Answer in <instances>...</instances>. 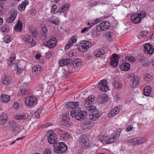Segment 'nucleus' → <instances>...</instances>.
Instances as JSON below:
<instances>
[{
    "mask_svg": "<svg viewBox=\"0 0 154 154\" xmlns=\"http://www.w3.org/2000/svg\"><path fill=\"white\" fill-rule=\"evenodd\" d=\"M54 152L57 153H62L65 152L67 149V147L65 143L62 142L54 145Z\"/></svg>",
    "mask_w": 154,
    "mask_h": 154,
    "instance_id": "obj_1",
    "label": "nucleus"
},
{
    "mask_svg": "<svg viewBox=\"0 0 154 154\" xmlns=\"http://www.w3.org/2000/svg\"><path fill=\"white\" fill-rule=\"evenodd\" d=\"M146 14L144 12H142L139 14H133L131 17V20L135 24H137L140 23L142 19L145 17Z\"/></svg>",
    "mask_w": 154,
    "mask_h": 154,
    "instance_id": "obj_2",
    "label": "nucleus"
},
{
    "mask_svg": "<svg viewBox=\"0 0 154 154\" xmlns=\"http://www.w3.org/2000/svg\"><path fill=\"white\" fill-rule=\"evenodd\" d=\"M91 46V43L89 41H83L81 43L78 48L79 50L82 52H86Z\"/></svg>",
    "mask_w": 154,
    "mask_h": 154,
    "instance_id": "obj_3",
    "label": "nucleus"
},
{
    "mask_svg": "<svg viewBox=\"0 0 154 154\" xmlns=\"http://www.w3.org/2000/svg\"><path fill=\"white\" fill-rule=\"evenodd\" d=\"M110 24L108 21H104L100 23L99 25L96 27V29L98 32L106 31L110 28Z\"/></svg>",
    "mask_w": 154,
    "mask_h": 154,
    "instance_id": "obj_4",
    "label": "nucleus"
},
{
    "mask_svg": "<svg viewBox=\"0 0 154 154\" xmlns=\"http://www.w3.org/2000/svg\"><path fill=\"white\" fill-rule=\"evenodd\" d=\"M48 142L51 144H54L57 141V135L52 131H49L47 132Z\"/></svg>",
    "mask_w": 154,
    "mask_h": 154,
    "instance_id": "obj_5",
    "label": "nucleus"
},
{
    "mask_svg": "<svg viewBox=\"0 0 154 154\" xmlns=\"http://www.w3.org/2000/svg\"><path fill=\"white\" fill-rule=\"evenodd\" d=\"M57 42V39L55 37H52L48 41H44L43 44L50 48H53L56 45Z\"/></svg>",
    "mask_w": 154,
    "mask_h": 154,
    "instance_id": "obj_6",
    "label": "nucleus"
},
{
    "mask_svg": "<svg viewBox=\"0 0 154 154\" xmlns=\"http://www.w3.org/2000/svg\"><path fill=\"white\" fill-rule=\"evenodd\" d=\"M80 142L83 144L87 149L89 147L90 143L89 139L86 135L84 134L81 135L80 137Z\"/></svg>",
    "mask_w": 154,
    "mask_h": 154,
    "instance_id": "obj_7",
    "label": "nucleus"
},
{
    "mask_svg": "<svg viewBox=\"0 0 154 154\" xmlns=\"http://www.w3.org/2000/svg\"><path fill=\"white\" fill-rule=\"evenodd\" d=\"M119 57L118 54H114L110 58V65L114 67L117 66L118 64Z\"/></svg>",
    "mask_w": 154,
    "mask_h": 154,
    "instance_id": "obj_8",
    "label": "nucleus"
},
{
    "mask_svg": "<svg viewBox=\"0 0 154 154\" xmlns=\"http://www.w3.org/2000/svg\"><path fill=\"white\" fill-rule=\"evenodd\" d=\"M36 98L33 96H31L27 98L25 102L26 105L29 106H31L34 105L36 103Z\"/></svg>",
    "mask_w": 154,
    "mask_h": 154,
    "instance_id": "obj_9",
    "label": "nucleus"
},
{
    "mask_svg": "<svg viewBox=\"0 0 154 154\" xmlns=\"http://www.w3.org/2000/svg\"><path fill=\"white\" fill-rule=\"evenodd\" d=\"M98 88L102 91L105 92L108 90L107 81L105 79L101 81L99 85Z\"/></svg>",
    "mask_w": 154,
    "mask_h": 154,
    "instance_id": "obj_10",
    "label": "nucleus"
},
{
    "mask_svg": "<svg viewBox=\"0 0 154 154\" xmlns=\"http://www.w3.org/2000/svg\"><path fill=\"white\" fill-rule=\"evenodd\" d=\"M17 15V12L15 10H12L9 13V17L7 19V22L11 23L13 22Z\"/></svg>",
    "mask_w": 154,
    "mask_h": 154,
    "instance_id": "obj_11",
    "label": "nucleus"
},
{
    "mask_svg": "<svg viewBox=\"0 0 154 154\" xmlns=\"http://www.w3.org/2000/svg\"><path fill=\"white\" fill-rule=\"evenodd\" d=\"M22 39L26 43H29L34 46L35 45V41L34 40L32 37L29 35H25L22 37Z\"/></svg>",
    "mask_w": 154,
    "mask_h": 154,
    "instance_id": "obj_12",
    "label": "nucleus"
},
{
    "mask_svg": "<svg viewBox=\"0 0 154 154\" xmlns=\"http://www.w3.org/2000/svg\"><path fill=\"white\" fill-rule=\"evenodd\" d=\"M144 51L146 53L152 54L153 53L154 48L153 46L150 44L146 43L144 45Z\"/></svg>",
    "mask_w": 154,
    "mask_h": 154,
    "instance_id": "obj_13",
    "label": "nucleus"
},
{
    "mask_svg": "<svg viewBox=\"0 0 154 154\" xmlns=\"http://www.w3.org/2000/svg\"><path fill=\"white\" fill-rule=\"evenodd\" d=\"M81 109L78 107H76L72 109L70 111V115L72 117L75 118L76 120L80 117H79V113Z\"/></svg>",
    "mask_w": 154,
    "mask_h": 154,
    "instance_id": "obj_14",
    "label": "nucleus"
},
{
    "mask_svg": "<svg viewBox=\"0 0 154 154\" xmlns=\"http://www.w3.org/2000/svg\"><path fill=\"white\" fill-rule=\"evenodd\" d=\"M139 78L137 76L134 75L133 77H131L130 80V83L133 87H136L139 85L138 82Z\"/></svg>",
    "mask_w": 154,
    "mask_h": 154,
    "instance_id": "obj_15",
    "label": "nucleus"
},
{
    "mask_svg": "<svg viewBox=\"0 0 154 154\" xmlns=\"http://www.w3.org/2000/svg\"><path fill=\"white\" fill-rule=\"evenodd\" d=\"M119 68L123 71H128L130 68V64L125 61H122L119 65Z\"/></svg>",
    "mask_w": 154,
    "mask_h": 154,
    "instance_id": "obj_16",
    "label": "nucleus"
},
{
    "mask_svg": "<svg viewBox=\"0 0 154 154\" xmlns=\"http://www.w3.org/2000/svg\"><path fill=\"white\" fill-rule=\"evenodd\" d=\"M77 40L75 36H72L69 39L66 45L65 46V49L66 50L68 49L72 46L74 42H76Z\"/></svg>",
    "mask_w": 154,
    "mask_h": 154,
    "instance_id": "obj_17",
    "label": "nucleus"
},
{
    "mask_svg": "<svg viewBox=\"0 0 154 154\" xmlns=\"http://www.w3.org/2000/svg\"><path fill=\"white\" fill-rule=\"evenodd\" d=\"M100 116V114L97 111L91 113L89 116V118L91 120L94 121H97L98 120Z\"/></svg>",
    "mask_w": 154,
    "mask_h": 154,
    "instance_id": "obj_18",
    "label": "nucleus"
},
{
    "mask_svg": "<svg viewBox=\"0 0 154 154\" xmlns=\"http://www.w3.org/2000/svg\"><path fill=\"white\" fill-rule=\"evenodd\" d=\"M8 116L7 114L2 113L0 116V125H4L7 122Z\"/></svg>",
    "mask_w": 154,
    "mask_h": 154,
    "instance_id": "obj_19",
    "label": "nucleus"
},
{
    "mask_svg": "<svg viewBox=\"0 0 154 154\" xmlns=\"http://www.w3.org/2000/svg\"><path fill=\"white\" fill-rule=\"evenodd\" d=\"M72 63V60L70 59H61L58 62L60 66H68L69 63Z\"/></svg>",
    "mask_w": 154,
    "mask_h": 154,
    "instance_id": "obj_20",
    "label": "nucleus"
},
{
    "mask_svg": "<svg viewBox=\"0 0 154 154\" xmlns=\"http://www.w3.org/2000/svg\"><path fill=\"white\" fill-rule=\"evenodd\" d=\"M69 117L68 116L63 115L62 117V120L61 121V124L66 127L70 126V124L69 122Z\"/></svg>",
    "mask_w": 154,
    "mask_h": 154,
    "instance_id": "obj_21",
    "label": "nucleus"
},
{
    "mask_svg": "<svg viewBox=\"0 0 154 154\" xmlns=\"http://www.w3.org/2000/svg\"><path fill=\"white\" fill-rule=\"evenodd\" d=\"M108 99V96L106 94H101L98 95V100L100 103H103L106 102Z\"/></svg>",
    "mask_w": 154,
    "mask_h": 154,
    "instance_id": "obj_22",
    "label": "nucleus"
},
{
    "mask_svg": "<svg viewBox=\"0 0 154 154\" xmlns=\"http://www.w3.org/2000/svg\"><path fill=\"white\" fill-rule=\"evenodd\" d=\"M72 65L75 69L80 67L82 65V60L79 58L75 59L73 61H72Z\"/></svg>",
    "mask_w": 154,
    "mask_h": 154,
    "instance_id": "obj_23",
    "label": "nucleus"
},
{
    "mask_svg": "<svg viewBox=\"0 0 154 154\" xmlns=\"http://www.w3.org/2000/svg\"><path fill=\"white\" fill-rule=\"evenodd\" d=\"M95 100V97L94 95H91L88 97L85 103V106L91 105Z\"/></svg>",
    "mask_w": 154,
    "mask_h": 154,
    "instance_id": "obj_24",
    "label": "nucleus"
},
{
    "mask_svg": "<svg viewBox=\"0 0 154 154\" xmlns=\"http://www.w3.org/2000/svg\"><path fill=\"white\" fill-rule=\"evenodd\" d=\"M10 125V130L13 133H15L19 129L18 126H17L15 122H11Z\"/></svg>",
    "mask_w": 154,
    "mask_h": 154,
    "instance_id": "obj_25",
    "label": "nucleus"
},
{
    "mask_svg": "<svg viewBox=\"0 0 154 154\" xmlns=\"http://www.w3.org/2000/svg\"><path fill=\"white\" fill-rule=\"evenodd\" d=\"M29 4V2L27 0H25L20 4L18 6V9L21 11H24L26 8V7Z\"/></svg>",
    "mask_w": 154,
    "mask_h": 154,
    "instance_id": "obj_26",
    "label": "nucleus"
},
{
    "mask_svg": "<svg viewBox=\"0 0 154 154\" xmlns=\"http://www.w3.org/2000/svg\"><path fill=\"white\" fill-rule=\"evenodd\" d=\"M23 23L19 20L14 27L15 30L17 32H20L22 30Z\"/></svg>",
    "mask_w": 154,
    "mask_h": 154,
    "instance_id": "obj_27",
    "label": "nucleus"
},
{
    "mask_svg": "<svg viewBox=\"0 0 154 154\" xmlns=\"http://www.w3.org/2000/svg\"><path fill=\"white\" fill-rule=\"evenodd\" d=\"M48 20L49 22L55 25H58L59 23L58 19L54 16H52L50 18H49Z\"/></svg>",
    "mask_w": 154,
    "mask_h": 154,
    "instance_id": "obj_28",
    "label": "nucleus"
},
{
    "mask_svg": "<svg viewBox=\"0 0 154 154\" xmlns=\"http://www.w3.org/2000/svg\"><path fill=\"white\" fill-rule=\"evenodd\" d=\"M41 70L42 68L40 66L37 65L33 67L32 71V72L35 74H38L40 73Z\"/></svg>",
    "mask_w": 154,
    "mask_h": 154,
    "instance_id": "obj_29",
    "label": "nucleus"
},
{
    "mask_svg": "<svg viewBox=\"0 0 154 154\" xmlns=\"http://www.w3.org/2000/svg\"><path fill=\"white\" fill-rule=\"evenodd\" d=\"M112 84L115 88L117 89H120L122 88V83L120 81L115 79Z\"/></svg>",
    "mask_w": 154,
    "mask_h": 154,
    "instance_id": "obj_30",
    "label": "nucleus"
},
{
    "mask_svg": "<svg viewBox=\"0 0 154 154\" xmlns=\"http://www.w3.org/2000/svg\"><path fill=\"white\" fill-rule=\"evenodd\" d=\"M87 114V112L86 111L80 110L79 115V117L80 118L78 119V120H83L86 117Z\"/></svg>",
    "mask_w": 154,
    "mask_h": 154,
    "instance_id": "obj_31",
    "label": "nucleus"
},
{
    "mask_svg": "<svg viewBox=\"0 0 154 154\" xmlns=\"http://www.w3.org/2000/svg\"><path fill=\"white\" fill-rule=\"evenodd\" d=\"M143 90L144 95L149 96L151 92V87L149 86H146L144 88Z\"/></svg>",
    "mask_w": 154,
    "mask_h": 154,
    "instance_id": "obj_32",
    "label": "nucleus"
},
{
    "mask_svg": "<svg viewBox=\"0 0 154 154\" xmlns=\"http://www.w3.org/2000/svg\"><path fill=\"white\" fill-rule=\"evenodd\" d=\"M99 137L100 141L103 143L106 144H107V140L108 137L103 135L100 134L99 135Z\"/></svg>",
    "mask_w": 154,
    "mask_h": 154,
    "instance_id": "obj_33",
    "label": "nucleus"
},
{
    "mask_svg": "<svg viewBox=\"0 0 154 154\" xmlns=\"http://www.w3.org/2000/svg\"><path fill=\"white\" fill-rule=\"evenodd\" d=\"M85 107L88 110L91 111L92 112H95L97 111V108L94 105H91L87 106H85Z\"/></svg>",
    "mask_w": 154,
    "mask_h": 154,
    "instance_id": "obj_34",
    "label": "nucleus"
},
{
    "mask_svg": "<svg viewBox=\"0 0 154 154\" xmlns=\"http://www.w3.org/2000/svg\"><path fill=\"white\" fill-rule=\"evenodd\" d=\"M10 99V96L6 94H3L1 96V100L3 103L8 102L9 100Z\"/></svg>",
    "mask_w": 154,
    "mask_h": 154,
    "instance_id": "obj_35",
    "label": "nucleus"
},
{
    "mask_svg": "<svg viewBox=\"0 0 154 154\" xmlns=\"http://www.w3.org/2000/svg\"><path fill=\"white\" fill-rule=\"evenodd\" d=\"M69 6L68 4L64 5L62 7L59 8L58 11L60 13L64 12L66 11L68 9Z\"/></svg>",
    "mask_w": 154,
    "mask_h": 154,
    "instance_id": "obj_36",
    "label": "nucleus"
},
{
    "mask_svg": "<svg viewBox=\"0 0 154 154\" xmlns=\"http://www.w3.org/2000/svg\"><path fill=\"white\" fill-rule=\"evenodd\" d=\"M11 81V78L10 77L5 76L4 79L2 80V82L3 84L6 85L10 83Z\"/></svg>",
    "mask_w": 154,
    "mask_h": 154,
    "instance_id": "obj_37",
    "label": "nucleus"
},
{
    "mask_svg": "<svg viewBox=\"0 0 154 154\" xmlns=\"http://www.w3.org/2000/svg\"><path fill=\"white\" fill-rule=\"evenodd\" d=\"M125 60L129 62L134 63L135 62L136 59L133 56H126L125 57Z\"/></svg>",
    "mask_w": 154,
    "mask_h": 154,
    "instance_id": "obj_38",
    "label": "nucleus"
},
{
    "mask_svg": "<svg viewBox=\"0 0 154 154\" xmlns=\"http://www.w3.org/2000/svg\"><path fill=\"white\" fill-rule=\"evenodd\" d=\"M30 32L33 37L35 38L37 37L38 33L35 29L34 28L31 29L30 30Z\"/></svg>",
    "mask_w": 154,
    "mask_h": 154,
    "instance_id": "obj_39",
    "label": "nucleus"
},
{
    "mask_svg": "<svg viewBox=\"0 0 154 154\" xmlns=\"http://www.w3.org/2000/svg\"><path fill=\"white\" fill-rule=\"evenodd\" d=\"M66 66L67 67V69L68 70L67 71L69 73L72 72L74 70V69H75V68H74L73 65H72V63H70L68 66Z\"/></svg>",
    "mask_w": 154,
    "mask_h": 154,
    "instance_id": "obj_40",
    "label": "nucleus"
},
{
    "mask_svg": "<svg viewBox=\"0 0 154 154\" xmlns=\"http://www.w3.org/2000/svg\"><path fill=\"white\" fill-rule=\"evenodd\" d=\"M1 30L2 32L4 33H7L9 30V28L7 25H4L2 26Z\"/></svg>",
    "mask_w": 154,
    "mask_h": 154,
    "instance_id": "obj_41",
    "label": "nucleus"
},
{
    "mask_svg": "<svg viewBox=\"0 0 154 154\" xmlns=\"http://www.w3.org/2000/svg\"><path fill=\"white\" fill-rule=\"evenodd\" d=\"M112 110L113 112H114L115 115H116L119 113V112L121 110L120 106L119 105L113 109Z\"/></svg>",
    "mask_w": 154,
    "mask_h": 154,
    "instance_id": "obj_42",
    "label": "nucleus"
},
{
    "mask_svg": "<svg viewBox=\"0 0 154 154\" xmlns=\"http://www.w3.org/2000/svg\"><path fill=\"white\" fill-rule=\"evenodd\" d=\"M137 138L136 137L133 139L129 140H128L127 142L128 143H130L132 145H135L137 144Z\"/></svg>",
    "mask_w": 154,
    "mask_h": 154,
    "instance_id": "obj_43",
    "label": "nucleus"
},
{
    "mask_svg": "<svg viewBox=\"0 0 154 154\" xmlns=\"http://www.w3.org/2000/svg\"><path fill=\"white\" fill-rule=\"evenodd\" d=\"M29 93V91L25 89H22L19 92V94L20 95H22L28 94Z\"/></svg>",
    "mask_w": 154,
    "mask_h": 154,
    "instance_id": "obj_44",
    "label": "nucleus"
},
{
    "mask_svg": "<svg viewBox=\"0 0 154 154\" xmlns=\"http://www.w3.org/2000/svg\"><path fill=\"white\" fill-rule=\"evenodd\" d=\"M105 54V51L101 49L95 55L97 57H100L101 55H103Z\"/></svg>",
    "mask_w": 154,
    "mask_h": 154,
    "instance_id": "obj_45",
    "label": "nucleus"
},
{
    "mask_svg": "<svg viewBox=\"0 0 154 154\" xmlns=\"http://www.w3.org/2000/svg\"><path fill=\"white\" fill-rule=\"evenodd\" d=\"M103 20V17H100V18H97L93 22H92V25H94L97 23L102 21Z\"/></svg>",
    "mask_w": 154,
    "mask_h": 154,
    "instance_id": "obj_46",
    "label": "nucleus"
},
{
    "mask_svg": "<svg viewBox=\"0 0 154 154\" xmlns=\"http://www.w3.org/2000/svg\"><path fill=\"white\" fill-rule=\"evenodd\" d=\"M73 105H74L73 102H69L66 103V106L68 108L73 109Z\"/></svg>",
    "mask_w": 154,
    "mask_h": 154,
    "instance_id": "obj_47",
    "label": "nucleus"
},
{
    "mask_svg": "<svg viewBox=\"0 0 154 154\" xmlns=\"http://www.w3.org/2000/svg\"><path fill=\"white\" fill-rule=\"evenodd\" d=\"M152 78L151 75L149 74H146L144 76V78L145 80L147 81H149L150 79H151Z\"/></svg>",
    "mask_w": 154,
    "mask_h": 154,
    "instance_id": "obj_48",
    "label": "nucleus"
},
{
    "mask_svg": "<svg viewBox=\"0 0 154 154\" xmlns=\"http://www.w3.org/2000/svg\"><path fill=\"white\" fill-rule=\"evenodd\" d=\"M26 116L25 114H23L22 115H17L16 116V119L18 120L24 119H26Z\"/></svg>",
    "mask_w": 154,
    "mask_h": 154,
    "instance_id": "obj_49",
    "label": "nucleus"
},
{
    "mask_svg": "<svg viewBox=\"0 0 154 154\" xmlns=\"http://www.w3.org/2000/svg\"><path fill=\"white\" fill-rule=\"evenodd\" d=\"M147 33V32L146 31H144L141 32L140 35H139L138 38L140 39L142 38V37H145Z\"/></svg>",
    "mask_w": 154,
    "mask_h": 154,
    "instance_id": "obj_50",
    "label": "nucleus"
},
{
    "mask_svg": "<svg viewBox=\"0 0 154 154\" xmlns=\"http://www.w3.org/2000/svg\"><path fill=\"white\" fill-rule=\"evenodd\" d=\"M115 116H116V115H115L114 112H113L112 109L108 114V116L109 118H112Z\"/></svg>",
    "mask_w": 154,
    "mask_h": 154,
    "instance_id": "obj_51",
    "label": "nucleus"
},
{
    "mask_svg": "<svg viewBox=\"0 0 154 154\" xmlns=\"http://www.w3.org/2000/svg\"><path fill=\"white\" fill-rule=\"evenodd\" d=\"M65 134H63V135L61 136L63 138L66 139L69 138H70V135L67 132H65Z\"/></svg>",
    "mask_w": 154,
    "mask_h": 154,
    "instance_id": "obj_52",
    "label": "nucleus"
},
{
    "mask_svg": "<svg viewBox=\"0 0 154 154\" xmlns=\"http://www.w3.org/2000/svg\"><path fill=\"white\" fill-rule=\"evenodd\" d=\"M42 32H47V29L46 26L44 24H42L40 25Z\"/></svg>",
    "mask_w": 154,
    "mask_h": 154,
    "instance_id": "obj_53",
    "label": "nucleus"
},
{
    "mask_svg": "<svg viewBox=\"0 0 154 154\" xmlns=\"http://www.w3.org/2000/svg\"><path fill=\"white\" fill-rule=\"evenodd\" d=\"M4 41L7 43L10 42L11 41L10 37L8 35H6L5 37Z\"/></svg>",
    "mask_w": 154,
    "mask_h": 154,
    "instance_id": "obj_54",
    "label": "nucleus"
},
{
    "mask_svg": "<svg viewBox=\"0 0 154 154\" xmlns=\"http://www.w3.org/2000/svg\"><path fill=\"white\" fill-rule=\"evenodd\" d=\"M106 36L108 38V40H109V41H112V36L110 32H108L106 34Z\"/></svg>",
    "mask_w": 154,
    "mask_h": 154,
    "instance_id": "obj_55",
    "label": "nucleus"
},
{
    "mask_svg": "<svg viewBox=\"0 0 154 154\" xmlns=\"http://www.w3.org/2000/svg\"><path fill=\"white\" fill-rule=\"evenodd\" d=\"M135 128L131 125H129L126 129V131L128 132H130Z\"/></svg>",
    "mask_w": 154,
    "mask_h": 154,
    "instance_id": "obj_56",
    "label": "nucleus"
},
{
    "mask_svg": "<svg viewBox=\"0 0 154 154\" xmlns=\"http://www.w3.org/2000/svg\"><path fill=\"white\" fill-rule=\"evenodd\" d=\"M137 143L141 144L143 143V138L141 137H136Z\"/></svg>",
    "mask_w": 154,
    "mask_h": 154,
    "instance_id": "obj_57",
    "label": "nucleus"
},
{
    "mask_svg": "<svg viewBox=\"0 0 154 154\" xmlns=\"http://www.w3.org/2000/svg\"><path fill=\"white\" fill-rule=\"evenodd\" d=\"M43 154H51V151L50 149H47L44 151Z\"/></svg>",
    "mask_w": 154,
    "mask_h": 154,
    "instance_id": "obj_58",
    "label": "nucleus"
},
{
    "mask_svg": "<svg viewBox=\"0 0 154 154\" xmlns=\"http://www.w3.org/2000/svg\"><path fill=\"white\" fill-rule=\"evenodd\" d=\"M57 131L58 133L61 134V136L63 135V134H65V133L66 132L65 131H64L63 130L60 129V128H58L57 129Z\"/></svg>",
    "mask_w": 154,
    "mask_h": 154,
    "instance_id": "obj_59",
    "label": "nucleus"
},
{
    "mask_svg": "<svg viewBox=\"0 0 154 154\" xmlns=\"http://www.w3.org/2000/svg\"><path fill=\"white\" fill-rule=\"evenodd\" d=\"M57 8V5H53L52 6V8L51 9V13L54 12L56 11Z\"/></svg>",
    "mask_w": 154,
    "mask_h": 154,
    "instance_id": "obj_60",
    "label": "nucleus"
},
{
    "mask_svg": "<svg viewBox=\"0 0 154 154\" xmlns=\"http://www.w3.org/2000/svg\"><path fill=\"white\" fill-rule=\"evenodd\" d=\"M5 8L2 6V5L0 4V15L2 14L5 11Z\"/></svg>",
    "mask_w": 154,
    "mask_h": 154,
    "instance_id": "obj_61",
    "label": "nucleus"
},
{
    "mask_svg": "<svg viewBox=\"0 0 154 154\" xmlns=\"http://www.w3.org/2000/svg\"><path fill=\"white\" fill-rule=\"evenodd\" d=\"M107 144L112 143L114 141V139L112 138V136L110 137L107 138Z\"/></svg>",
    "mask_w": 154,
    "mask_h": 154,
    "instance_id": "obj_62",
    "label": "nucleus"
},
{
    "mask_svg": "<svg viewBox=\"0 0 154 154\" xmlns=\"http://www.w3.org/2000/svg\"><path fill=\"white\" fill-rule=\"evenodd\" d=\"M91 27H88L82 29L81 30V32L82 33L85 32L86 31H87L90 29H91Z\"/></svg>",
    "mask_w": 154,
    "mask_h": 154,
    "instance_id": "obj_63",
    "label": "nucleus"
},
{
    "mask_svg": "<svg viewBox=\"0 0 154 154\" xmlns=\"http://www.w3.org/2000/svg\"><path fill=\"white\" fill-rule=\"evenodd\" d=\"M36 12V11L35 9L32 10L30 12V14L32 16H34L35 15Z\"/></svg>",
    "mask_w": 154,
    "mask_h": 154,
    "instance_id": "obj_64",
    "label": "nucleus"
}]
</instances>
